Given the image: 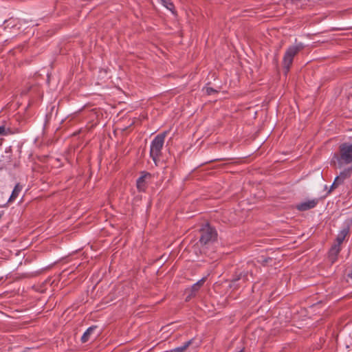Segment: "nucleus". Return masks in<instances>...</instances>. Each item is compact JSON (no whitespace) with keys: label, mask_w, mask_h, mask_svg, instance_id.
Here are the masks:
<instances>
[{"label":"nucleus","mask_w":352,"mask_h":352,"mask_svg":"<svg viewBox=\"0 0 352 352\" xmlns=\"http://www.w3.org/2000/svg\"><path fill=\"white\" fill-rule=\"evenodd\" d=\"M186 293L188 294V296H186V301H188L192 297L195 296V294H196V293H192L190 291L188 292L187 289L186 290Z\"/></svg>","instance_id":"nucleus-18"},{"label":"nucleus","mask_w":352,"mask_h":352,"mask_svg":"<svg viewBox=\"0 0 352 352\" xmlns=\"http://www.w3.org/2000/svg\"><path fill=\"white\" fill-rule=\"evenodd\" d=\"M150 177L149 173H145L137 180V188L140 191L144 190L146 180Z\"/></svg>","instance_id":"nucleus-8"},{"label":"nucleus","mask_w":352,"mask_h":352,"mask_svg":"<svg viewBox=\"0 0 352 352\" xmlns=\"http://www.w3.org/2000/svg\"><path fill=\"white\" fill-rule=\"evenodd\" d=\"M349 232V227H346V228H344L343 230H342L336 237V244L340 245L342 244V243L343 242V241L344 240L346 235L348 234Z\"/></svg>","instance_id":"nucleus-10"},{"label":"nucleus","mask_w":352,"mask_h":352,"mask_svg":"<svg viewBox=\"0 0 352 352\" xmlns=\"http://www.w3.org/2000/svg\"><path fill=\"white\" fill-rule=\"evenodd\" d=\"M304 48L302 43H298L296 45L289 47L283 58V67L285 73L287 74L292 64L294 57Z\"/></svg>","instance_id":"nucleus-1"},{"label":"nucleus","mask_w":352,"mask_h":352,"mask_svg":"<svg viewBox=\"0 0 352 352\" xmlns=\"http://www.w3.org/2000/svg\"><path fill=\"white\" fill-rule=\"evenodd\" d=\"M340 245H338L337 244H334L330 249L329 252V256L332 263H334L336 261L337 256L340 253Z\"/></svg>","instance_id":"nucleus-7"},{"label":"nucleus","mask_w":352,"mask_h":352,"mask_svg":"<svg viewBox=\"0 0 352 352\" xmlns=\"http://www.w3.org/2000/svg\"><path fill=\"white\" fill-rule=\"evenodd\" d=\"M162 4L166 7L168 10H171V8L168 7V3L169 2V0H160Z\"/></svg>","instance_id":"nucleus-17"},{"label":"nucleus","mask_w":352,"mask_h":352,"mask_svg":"<svg viewBox=\"0 0 352 352\" xmlns=\"http://www.w3.org/2000/svg\"><path fill=\"white\" fill-rule=\"evenodd\" d=\"M340 163L343 162L345 164L352 162V144H342L340 146Z\"/></svg>","instance_id":"nucleus-4"},{"label":"nucleus","mask_w":352,"mask_h":352,"mask_svg":"<svg viewBox=\"0 0 352 352\" xmlns=\"http://www.w3.org/2000/svg\"><path fill=\"white\" fill-rule=\"evenodd\" d=\"M21 190L22 186L19 184H17L12 192V195L9 199V201H13L18 197L19 193L21 191Z\"/></svg>","instance_id":"nucleus-12"},{"label":"nucleus","mask_w":352,"mask_h":352,"mask_svg":"<svg viewBox=\"0 0 352 352\" xmlns=\"http://www.w3.org/2000/svg\"><path fill=\"white\" fill-rule=\"evenodd\" d=\"M204 89L206 90V94L208 95H210V94H212L213 93L217 92V90H215V89L211 88V87H206V88H204Z\"/></svg>","instance_id":"nucleus-16"},{"label":"nucleus","mask_w":352,"mask_h":352,"mask_svg":"<svg viewBox=\"0 0 352 352\" xmlns=\"http://www.w3.org/2000/svg\"><path fill=\"white\" fill-rule=\"evenodd\" d=\"M349 276L352 278V270H351V272L350 274H349Z\"/></svg>","instance_id":"nucleus-22"},{"label":"nucleus","mask_w":352,"mask_h":352,"mask_svg":"<svg viewBox=\"0 0 352 352\" xmlns=\"http://www.w3.org/2000/svg\"><path fill=\"white\" fill-rule=\"evenodd\" d=\"M350 176L351 174L346 169L341 172L340 175L336 177L333 184L331 186L329 192H331L334 188H337L340 184H341L344 182L345 179L349 177Z\"/></svg>","instance_id":"nucleus-5"},{"label":"nucleus","mask_w":352,"mask_h":352,"mask_svg":"<svg viewBox=\"0 0 352 352\" xmlns=\"http://www.w3.org/2000/svg\"><path fill=\"white\" fill-rule=\"evenodd\" d=\"M96 328H97L96 326H92V327L88 328L87 330L82 335V336L81 338V341L82 342H87V341H89V339L91 338V336L94 334V332Z\"/></svg>","instance_id":"nucleus-9"},{"label":"nucleus","mask_w":352,"mask_h":352,"mask_svg":"<svg viewBox=\"0 0 352 352\" xmlns=\"http://www.w3.org/2000/svg\"><path fill=\"white\" fill-rule=\"evenodd\" d=\"M6 128L4 126H0V135H6Z\"/></svg>","instance_id":"nucleus-19"},{"label":"nucleus","mask_w":352,"mask_h":352,"mask_svg":"<svg viewBox=\"0 0 352 352\" xmlns=\"http://www.w3.org/2000/svg\"><path fill=\"white\" fill-rule=\"evenodd\" d=\"M318 204V199H311L305 202H302L296 206V208L298 210L305 211L309 209L314 208Z\"/></svg>","instance_id":"nucleus-6"},{"label":"nucleus","mask_w":352,"mask_h":352,"mask_svg":"<svg viewBox=\"0 0 352 352\" xmlns=\"http://www.w3.org/2000/svg\"><path fill=\"white\" fill-rule=\"evenodd\" d=\"M167 134L165 131L162 133L157 135L151 142L150 155L157 164V159L161 155V151L164 143V139Z\"/></svg>","instance_id":"nucleus-2"},{"label":"nucleus","mask_w":352,"mask_h":352,"mask_svg":"<svg viewBox=\"0 0 352 352\" xmlns=\"http://www.w3.org/2000/svg\"><path fill=\"white\" fill-rule=\"evenodd\" d=\"M175 324L172 323L166 327H162L161 330L164 331V332H166V333H172L173 331H175Z\"/></svg>","instance_id":"nucleus-14"},{"label":"nucleus","mask_w":352,"mask_h":352,"mask_svg":"<svg viewBox=\"0 0 352 352\" xmlns=\"http://www.w3.org/2000/svg\"><path fill=\"white\" fill-rule=\"evenodd\" d=\"M193 342V339L185 342L183 346L177 347L169 352H184Z\"/></svg>","instance_id":"nucleus-13"},{"label":"nucleus","mask_w":352,"mask_h":352,"mask_svg":"<svg viewBox=\"0 0 352 352\" xmlns=\"http://www.w3.org/2000/svg\"><path fill=\"white\" fill-rule=\"evenodd\" d=\"M206 278L204 277L203 278H201V280H199L197 283H196L195 284H194L191 288L190 289H187V291L188 292H190L192 293H196L199 289L200 287L204 285V282L206 281Z\"/></svg>","instance_id":"nucleus-11"},{"label":"nucleus","mask_w":352,"mask_h":352,"mask_svg":"<svg viewBox=\"0 0 352 352\" xmlns=\"http://www.w3.org/2000/svg\"><path fill=\"white\" fill-rule=\"evenodd\" d=\"M240 279H243L245 281L248 280V272L241 273L236 278L232 280V283H234Z\"/></svg>","instance_id":"nucleus-15"},{"label":"nucleus","mask_w":352,"mask_h":352,"mask_svg":"<svg viewBox=\"0 0 352 352\" xmlns=\"http://www.w3.org/2000/svg\"><path fill=\"white\" fill-rule=\"evenodd\" d=\"M168 7H170V8H171V10H170V11H172V12H173V8H174L173 4L171 2H170V1H169V2L168 3Z\"/></svg>","instance_id":"nucleus-20"},{"label":"nucleus","mask_w":352,"mask_h":352,"mask_svg":"<svg viewBox=\"0 0 352 352\" xmlns=\"http://www.w3.org/2000/svg\"><path fill=\"white\" fill-rule=\"evenodd\" d=\"M346 170H349V173L351 175V173H352V166L349 168H347Z\"/></svg>","instance_id":"nucleus-21"},{"label":"nucleus","mask_w":352,"mask_h":352,"mask_svg":"<svg viewBox=\"0 0 352 352\" xmlns=\"http://www.w3.org/2000/svg\"><path fill=\"white\" fill-rule=\"evenodd\" d=\"M199 242L202 245H206L216 241L217 234L216 230L208 224L203 227L201 230Z\"/></svg>","instance_id":"nucleus-3"}]
</instances>
